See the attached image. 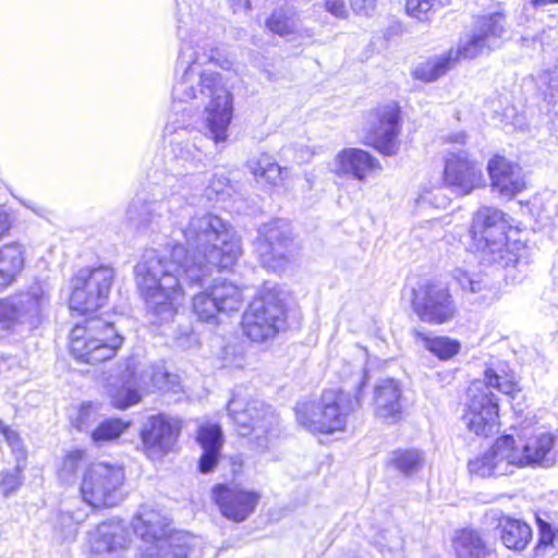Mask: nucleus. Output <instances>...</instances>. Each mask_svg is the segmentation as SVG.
Wrapping results in <instances>:
<instances>
[{
  "label": "nucleus",
  "mask_w": 558,
  "mask_h": 558,
  "mask_svg": "<svg viewBox=\"0 0 558 558\" xmlns=\"http://www.w3.org/2000/svg\"><path fill=\"white\" fill-rule=\"evenodd\" d=\"M130 425V422L119 417L106 418L92 430L90 439L95 445L114 441L125 433Z\"/></svg>",
  "instance_id": "nucleus-37"
},
{
  "label": "nucleus",
  "mask_w": 558,
  "mask_h": 558,
  "mask_svg": "<svg viewBox=\"0 0 558 558\" xmlns=\"http://www.w3.org/2000/svg\"><path fill=\"white\" fill-rule=\"evenodd\" d=\"M182 234L193 248V262L199 270H231L242 254L240 240L211 214L192 217Z\"/></svg>",
  "instance_id": "nucleus-2"
},
{
  "label": "nucleus",
  "mask_w": 558,
  "mask_h": 558,
  "mask_svg": "<svg viewBox=\"0 0 558 558\" xmlns=\"http://www.w3.org/2000/svg\"><path fill=\"white\" fill-rule=\"evenodd\" d=\"M374 412L386 423H397L404 415L402 388L398 380L386 378L374 388Z\"/></svg>",
  "instance_id": "nucleus-24"
},
{
  "label": "nucleus",
  "mask_w": 558,
  "mask_h": 558,
  "mask_svg": "<svg viewBox=\"0 0 558 558\" xmlns=\"http://www.w3.org/2000/svg\"><path fill=\"white\" fill-rule=\"evenodd\" d=\"M135 284L147 311L159 319L173 318L185 299L179 277L166 268L161 258L137 265Z\"/></svg>",
  "instance_id": "nucleus-6"
},
{
  "label": "nucleus",
  "mask_w": 558,
  "mask_h": 558,
  "mask_svg": "<svg viewBox=\"0 0 558 558\" xmlns=\"http://www.w3.org/2000/svg\"><path fill=\"white\" fill-rule=\"evenodd\" d=\"M23 482V469L21 466H15L11 471H5L1 475L0 480V488L4 496H9L12 493L16 492Z\"/></svg>",
  "instance_id": "nucleus-44"
},
{
  "label": "nucleus",
  "mask_w": 558,
  "mask_h": 558,
  "mask_svg": "<svg viewBox=\"0 0 558 558\" xmlns=\"http://www.w3.org/2000/svg\"><path fill=\"white\" fill-rule=\"evenodd\" d=\"M537 525V541L533 547V557H544L548 549L555 547L558 531L541 517L535 519Z\"/></svg>",
  "instance_id": "nucleus-40"
},
{
  "label": "nucleus",
  "mask_w": 558,
  "mask_h": 558,
  "mask_svg": "<svg viewBox=\"0 0 558 558\" xmlns=\"http://www.w3.org/2000/svg\"><path fill=\"white\" fill-rule=\"evenodd\" d=\"M497 529L502 545L514 551L524 550L533 537L532 527L527 522L507 514L497 519Z\"/></svg>",
  "instance_id": "nucleus-28"
},
{
  "label": "nucleus",
  "mask_w": 558,
  "mask_h": 558,
  "mask_svg": "<svg viewBox=\"0 0 558 558\" xmlns=\"http://www.w3.org/2000/svg\"><path fill=\"white\" fill-rule=\"evenodd\" d=\"M461 290L464 293H478L483 287L480 281L473 280L466 272L460 271L456 277Z\"/></svg>",
  "instance_id": "nucleus-49"
},
{
  "label": "nucleus",
  "mask_w": 558,
  "mask_h": 558,
  "mask_svg": "<svg viewBox=\"0 0 558 558\" xmlns=\"http://www.w3.org/2000/svg\"><path fill=\"white\" fill-rule=\"evenodd\" d=\"M523 469L520 444L511 434H502L495 438L489 448L468 462L472 475L501 476Z\"/></svg>",
  "instance_id": "nucleus-17"
},
{
  "label": "nucleus",
  "mask_w": 558,
  "mask_h": 558,
  "mask_svg": "<svg viewBox=\"0 0 558 558\" xmlns=\"http://www.w3.org/2000/svg\"><path fill=\"white\" fill-rule=\"evenodd\" d=\"M468 235L471 252L488 256L504 267L515 266L525 250L521 229L511 223L504 210L494 206H483L474 211Z\"/></svg>",
  "instance_id": "nucleus-1"
},
{
  "label": "nucleus",
  "mask_w": 558,
  "mask_h": 558,
  "mask_svg": "<svg viewBox=\"0 0 558 558\" xmlns=\"http://www.w3.org/2000/svg\"><path fill=\"white\" fill-rule=\"evenodd\" d=\"M461 420L475 437L488 439L501 428V402L496 393L486 391L481 379L469 383L464 391Z\"/></svg>",
  "instance_id": "nucleus-13"
},
{
  "label": "nucleus",
  "mask_w": 558,
  "mask_h": 558,
  "mask_svg": "<svg viewBox=\"0 0 558 558\" xmlns=\"http://www.w3.org/2000/svg\"><path fill=\"white\" fill-rule=\"evenodd\" d=\"M20 296L19 303L13 302V306L17 310L16 325L21 323L23 316H38L48 303V295L41 288L21 292Z\"/></svg>",
  "instance_id": "nucleus-36"
},
{
  "label": "nucleus",
  "mask_w": 558,
  "mask_h": 558,
  "mask_svg": "<svg viewBox=\"0 0 558 558\" xmlns=\"http://www.w3.org/2000/svg\"><path fill=\"white\" fill-rule=\"evenodd\" d=\"M1 434L3 435L7 444L9 446H15L21 442V437L17 432L13 430L10 426L3 427L1 430Z\"/></svg>",
  "instance_id": "nucleus-51"
},
{
  "label": "nucleus",
  "mask_w": 558,
  "mask_h": 558,
  "mask_svg": "<svg viewBox=\"0 0 558 558\" xmlns=\"http://www.w3.org/2000/svg\"><path fill=\"white\" fill-rule=\"evenodd\" d=\"M201 93L208 98L205 107V129L214 143H225L233 120L234 99L223 76L218 72H204L199 77Z\"/></svg>",
  "instance_id": "nucleus-14"
},
{
  "label": "nucleus",
  "mask_w": 558,
  "mask_h": 558,
  "mask_svg": "<svg viewBox=\"0 0 558 558\" xmlns=\"http://www.w3.org/2000/svg\"><path fill=\"white\" fill-rule=\"evenodd\" d=\"M247 167L256 182L270 189L284 187L289 180V169L280 166L268 153L250 160Z\"/></svg>",
  "instance_id": "nucleus-26"
},
{
  "label": "nucleus",
  "mask_w": 558,
  "mask_h": 558,
  "mask_svg": "<svg viewBox=\"0 0 558 558\" xmlns=\"http://www.w3.org/2000/svg\"><path fill=\"white\" fill-rule=\"evenodd\" d=\"M129 530L121 521L101 522L92 537L97 553H112L129 547Z\"/></svg>",
  "instance_id": "nucleus-29"
},
{
  "label": "nucleus",
  "mask_w": 558,
  "mask_h": 558,
  "mask_svg": "<svg viewBox=\"0 0 558 558\" xmlns=\"http://www.w3.org/2000/svg\"><path fill=\"white\" fill-rule=\"evenodd\" d=\"M267 31L280 37H289L295 34L292 17L282 10H274L265 20Z\"/></svg>",
  "instance_id": "nucleus-42"
},
{
  "label": "nucleus",
  "mask_w": 558,
  "mask_h": 558,
  "mask_svg": "<svg viewBox=\"0 0 558 558\" xmlns=\"http://www.w3.org/2000/svg\"><path fill=\"white\" fill-rule=\"evenodd\" d=\"M87 458V452L83 448H73L68 450L61 459L58 469V476L61 478H70L76 474L80 466Z\"/></svg>",
  "instance_id": "nucleus-43"
},
{
  "label": "nucleus",
  "mask_w": 558,
  "mask_h": 558,
  "mask_svg": "<svg viewBox=\"0 0 558 558\" xmlns=\"http://www.w3.org/2000/svg\"><path fill=\"white\" fill-rule=\"evenodd\" d=\"M17 310L9 299H0V326L11 329L16 325Z\"/></svg>",
  "instance_id": "nucleus-46"
},
{
  "label": "nucleus",
  "mask_w": 558,
  "mask_h": 558,
  "mask_svg": "<svg viewBox=\"0 0 558 558\" xmlns=\"http://www.w3.org/2000/svg\"><path fill=\"white\" fill-rule=\"evenodd\" d=\"M14 222L13 211L4 206H0V241L10 234Z\"/></svg>",
  "instance_id": "nucleus-48"
},
{
  "label": "nucleus",
  "mask_w": 558,
  "mask_h": 558,
  "mask_svg": "<svg viewBox=\"0 0 558 558\" xmlns=\"http://www.w3.org/2000/svg\"><path fill=\"white\" fill-rule=\"evenodd\" d=\"M209 497L221 518L234 524L248 520L262 502L260 492L226 482L215 483Z\"/></svg>",
  "instance_id": "nucleus-18"
},
{
  "label": "nucleus",
  "mask_w": 558,
  "mask_h": 558,
  "mask_svg": "<svg viewBox=\"0 0 558 558\" xmlns=\"http://www.w3.org/2000/svg\"><path fill=\"white\" fill-rule=\"evenodd\" d=\"M131 527L144 543L138 558H187L194 547L191 533L173 529L167 517L151 508L134 515Z\"/></svg>",
  "instance_id": "nucleus-5"
},
{
  "label": "nucleus",
  "mask_w": 558,
  "mask_h": 558,
  "mask_svg": "<svg viewBox=\"0 0 558 558\" xmlns=\"http://www.w3.org/2000/svg\"><path fill=\"white\" fill-rule=\"evenodd\" d=\"M504 21L505 16L500 12L477 16L475 33L465 43L447 50L453 66L463 60L478 57L485 48H488L489 40L499 37L504 33Z\"/></svg>",
  "instance_id": "nucleus-22"
},
{
  "label": "nucleus",
  "mask_w": 558,
  "mask_h": 558,
  "mask_svg": "<svg viewBox=\"0 0 558 558\" xmlns=\"http://www.w3.org/2000/svg\"><path fill=\"white\" fill-rule=\"evenodd\" d=\"M492 192L508 201L513 199L527 189L521 166L506 155L495 153L486 163Z\"/></svg>",
  "instance_id": "nucleus-21"
},
{
  "label": "nucleus",
  "mask_w": 558,
  "mask_h": 558,
  "mask_svg": "<svg viewBox=\"0 0 558 558\" xmlns=\"http://www.w3.org/2000/svg\"><path fill=\"white\" fill-rule=\"evenodd\" d=\"M558 3V0H532L534 7H545L547 4Z\"/></svg>",
  "instance_id": "nucleus-54"
},
{
  "label": "nucleus",
  "mask_w": 558,
  "mask_h": 558,
  "mask_svg": "<svg viewBox=\"0 0 558 558\" xmlns=\"http://www.w3.org/2000/svg\"><path fill=\"white\" fill-rule=\"evenodd\" d=\"M233 11L248 12L253 9L252 0H231Z\"/></svg>",
  "instance_id": "nucleus-52"
},
{
  "label": "nucleus",
  "mask_w": 558,
  "mask_h": 558,
  "mask_svg": "<svg viewBox=\"0 0 558 558\" xmlns=\"http://www.w3.org/2000/svg\"><path fill=\"white\" fill-rule=\"evenodd\" d=\"M323 8L336 19L345 20L349 17V9L345 0H324Z\"/></svg>",
  "instance_id": "nucleus-47"
},
{
  "label": "nucleus",
  "mask_w": 558,
  "mask_h": 558,
  "mask_svg": "<svg viewBox=\"0 0 558 558\" xmlns=\"http://www.w3.org/2000/svg\"><path fill=\"white\" fill-rule=\"evenodd\" d=\"M296 425L313 437L345 433L353 411L350 393L325 388L316 398L299 399L292 408Z\"/></svg>",
  "instance_id": "nucleus-3"
},
{
  "label": "nucleus",
  "mask_w": 558,
  "mask_h": 558,
  "mask_svg": "<svg viewBox=\"0 0 558 558\" xmlns=\"http://www.w3.org/2000/svg\"><path fill=\"white\" fill-rule=\"evenodd\" d=\"M362 143L384 157L396 156L401 147L403 110L398 100L377 102L365 116Z\"/></svg>",
  "instance_id": "nucleus-11"
},
{
  "label": "nucleus",
  "mask_w": 558,
  "mask_h": 558,
  "mask_svg": "<svg viewBox=\"0 0 558 558\" xmlns=\"http://www.w3.org/2000/svg\"><path fill=\"white\" fill-rule=\"evenodd\" d=\"M441 184L460 197L468 196L486 185L481 165L466 151L447 154Z\"/></svg>",
  "instance_id": "nucleus-20"
},
{
  "label": "nucleus",
  "mask_w": 558,
  "mask_h": 558,
  "mask_svg": "<svg viewBox=\"0 0 558 558\" xmlns=\"http://www.w3.org/2000/svg\"><path fill=\"white\" fill-rule=\"evenodd\" d=\"M451 59L447 51L435 58H427L420 62L411 72V76L415 81L422 83H432L446 75L453 69Z\"/></svg>",
  "instance_id": "nucleus-34"
},
{
  "label": "nucleus",
  "mask_w": 558,
  "mask_h": 558,
  "mask_svg": "<svg viewBox=\"0 0 558 558\" xmlns=\"http://www.w3.org/2000/svg\"><path fill=\"white\" fill-rule=\"evenodd\" d=\"M269 404L259 402L258 400H247L243 408L238 409L236 402L232 400L229 404L228 412L240 436L247 437L255 430L256 424L265 418Z\"/></svg>",
  "instance_id": "nucleus-30"
},
{
  "label": "nucleus",
  "mask_w": 558,
  "mask_h": 558,
  "mask_svg": "<svg viewBox=\"0 0 558 558\" xmlns=\"http://www.w3.org/2000/svg\"><path fill=\"white\" fill-rule=\"evenodd\" d=\"M331 172L338 178H351L365 182L377 173L383 166L377 157L360 147H344L333 157Z\"/></svg>",
  "instance_id": "nucleus-23"
},
{
  "label": "nucleus",
  "mask_w": 558,
  "mask_h": 558,
  "mask_svg": "<svg viewBox=\"0 0 558 558\" xmlns=\"http://www.w3.org/2000/svg\"><path fill=\"white\" fill-rule=\"evenodd\" d=\"M456 558H488L494 554L483 534L471 526L461 527L452 537Z\"/></svg>",
  "instance_id": "nucleus-27"
},
{
  "label": "nucleus",
  "mask_w": 558,
  "mask_h": 558,
  "mask_svg": "<svg viewBox=\"0 0 558 558\" xmlns=\"http://www.w3.org/2000/svg\"><path fill=\"white\" fill-rule=\"evenodd\" d=\"M452 0H405V13L418 21L429 22L438 11L449 7Z\"/></svg>",
  "instance_id": "nucleus-38"
},
{
  "label": "nucleus",
  "mask_w": 558,
  "mask_h": 558,
  "mask_svg": "<svg viewBox=\"0 0 558 558\" xmlns=\"http://www.w3.org/2000/svg\"><path fill=\"white\" fill-rule=\"evenodd\" d=\"M26 248L20 241H10L0 245V292L4 291L21 277L26 266Z\"/></svg>",
  "instance_id": "nucleus-25"
},
{
  "label": "nucleus",
  "mask_w": 558,
  "mask_h": 558,
  "mask_svg": "<svg viewBox=\"0 0 558 558\" xmlns=\"http://www.w3.org/2000/svg\"><path fill=\"white\" fill-rule=\"evenodd\" d=\"M113 281L114 270L107 265L77 270L70 279L69 310L84 317L99 315L98 312L109 301Z\"/></svg>",
  "instance_id": "nucleus-9"
},
{
  "label": "nucleus",
  "mask_w": 558,
  "mask_h": 558,
  "mask_svg": "<svg viewBox=\"0 0 558 558\" xmlns=\"http://www.w3.org/2000/svg\"><path fill=\"white\" fill-rule=\"evenodd\" d=\"M376 0H349V5L354 13L367 12L373 9Z\"/></svg>",
  "instance_id": "nucleus-50"
},
{
  "label": "nucleus",
  "mask_w": 558,
  "mask_h": 558,
  "mask_svg": "<svg viewBox=\"0 0 558 558\" xmlns=\"http://www.w3.org/2000/svg\"><path fill=\"white\" fill-rule=\"evenodd\" d=\"M124 342L114 322L104 315L83 317L68 333L66 349L77 363L99 365L118 355Z\"/></svg>",
  "instance_id": "nucleus-4"
},
{
  "label": "nucleus",
  "mask_w": 558,
  "mask_h": 558,
  "mask_svg": "<svg viewBox=\"0 0 558 558\" xmlns=\"http://www.w3.org/2000/svg\"><path fill=\"white\" fill-rule=\"evenodd\" d=\"M389 464L404 475H412L423 465V456L414 449H397L392 452Z\"/></svg>",
  "instance_id": "nucleus-39"
},
{
  "label": "nucleus",
  "mask_w": 558,
  "mask_h": 558,
  "mask_svg": "<svg viewBox=\"0 0 558 558\" xmlns=\"http://www.w3.org/2000/svg\"><path fill=\"white\" fill-rule=\"evenodd\" d=\"M481 381L486 391H493L492 389H496L498 392L510 399H514L522 391L514 372L510 369L498 371L492 365L486 366Z\"/></svg>",
  "instance_id": "nucleus-33"
},
{
  "label": "nucleus",
  "mask_w": 558,
  "mask_h": 558,
  "mask_svg": "<svg viewBox=\"0 0 558 558\" xmlns=\"http://www.w3.org/2000/svg\"><path fill=\"white\" fill-rule=\"evenodd\" d=\"M197 461V470L202 474L213 472L219 464L221 450L202 449Z\"/></svg>",
  "instance_id": "nucleus-45"
},
{
  "label": "nucleus",
  "mask_w": 558,
  "mask_h": 558,
  "mask_svg": "<svg viewBox=\"0 0 558 558\" xmlns=\"http://www.w3.org/2000/svg\"><path fill=\"white\" fill-rule=\"evenodd\" d=\"M415 338L421 340L425 349L441 361H448L456 356L461 344L458 340L445 336L429 337L421 331H415Z\"/></svg>",
  "instance_id": "nucleus-35"
},
{
  "label": "nucleus",
  "mask_w": 558,
  "mask_h": 558,
  "mask_svg": "<svg viewBox=\"0 0 558 558\" xmlns=\"http://www.w3.org/2000/svg\"><path fill=\"white\" fill-rule=\"evenodd\" d=\"M113 281L114 270L107 265L77 270L70 279L69 310L84 317L99 315L98 312L109 301Z\"/></svg>",
  "instance_id": "nucleus-10"
},
{
  "label": "nucleus",
  "mask_w": 558,
  "mask_h": 558,
  "mask_svg": "<svg viewBox=\"0 0 558 558\" xmlns=\"http://www.w3.org/2000/svg\"><path fill=\"white\" fill-rule=\"evenodd\" d=\"M181 430L182 423L179 418L161 412L151 414L140 427L137 449L148 460H161L174 450Z\"/></svg>",
  "instance_id": "nucleus-19"
},
{
  "label": "nucleus",
  "mask_w": 558,
  "mask_h": 558,
  "mask_svg": "<svg viewBox=\"0 0 558 558\" xmlns=\"http://www.w3.org/2000/svg\"><path fill=\"white\" fill-rule=\"evenodd\" d=\"M288 312L282 292L263 287L242 314V335L254 343L272 340L286 328Z\"/></svg>",
  "instance_id": "nucleus-7"
},
{
  "label": "nucleus",
  "mask_w": 558,
  "mask_h": 558,
  "mask_svg": "<svg viewBox=\"0 0 558 558\" xmlns=\"http://www.w3.org/2000/svg\"><path fill=\"white\" fill-rule=\"evenodd\" d=\"M299 245L291 223L272 218L263 223L254 241V252L263 268L271 272L286 270L295 259Z\"/></svg>",
  "instance_id": "nucleus-12"
},
{
  "label": "nucleus",
  "mask_w": 558,
  "mask_h": 558,
  "mask_svg": "<svg viewBox=\"0 0 558 558\" xmlns=\"http://www.w3.org/2000/svg\"><path fill=\"white\" fill-rule=\"evenodd\" d=\"M556 438L553 433L542 432L520 441L522 468L542 465L554 450Z\"/></svg>",
  "instance_id": "nucleus-31"
},
{
  "label": "nucleus",
  "mask_w": 558,
  "mask_h": 558,
  "mask_svg": "<svg viewBox=\"0 0 558 558\" xmlns=\"http://www.w3.org/2000/svg\"><path fill=\"white\" fill-rule=\"evenodd\" d=\"M410 305L421 322L430 325L448 324L458 314L448 284L436 279L418 282L411 291Z\"/></svg>",
  "instance_id": "nucleus-15"
},
{
  "label": "nucleus",
  "mask_w": 558,
  "mask_h": 558,
  "mask_svg": "<svg viewBox=\"0 0 558 558\" xmlns=\"http://www.w3.org/2000/svg\"><path fill=\"white\" fill-rule=\"evenodd\" d=\"M196 442L202 449L222 450L225 438L218 423H205L196 432Z\"/></svg>",
  "instance_id": "nucleus-41"
},
{
  "label": "nucleus",
  "mask_w": 558,
  "mask_h": 558,
  "mask_svg": "<svg viewBox=\"0 0 558 558\" xmlns=\"http://www.w3.org/2000/svg\"><path fill=\"white\" fill-rule=\"evenodd\" d=\"M126 482L125 469L118 463L93 461L88 463L80 478L78 495L92 509H109L123 500Z\"/></svg>",
  "instance_id": "nucleus-8"
},
{
  "label": "nucleus",
  "mask_w": 558,
  "mask_h": 558,
  "mask_svg": "<svg viewBox=\"0 0 558 558\" xmlns=\"http://www.w3.org/2000/svg\"><path fill=\"white\" fill-rule=\"evenodd\" d=\"M243 464V459L241 457L230 458L231 472L233 476L239 475L242 472Z\"/></svg>",
  "instance_id": "nucleus-53"
},
{
  "label": "nucleus",
  "mask_w": 558,
  "mask_h": 558,
  "mask_svg": "<svg viewBox=\"0 0 558 558\" xmlns=\"http://www.w3.org/2000/svg\"><path fill=\"white\" fill-rule=\"evenodd\" d=\"M110 404L117 410H126L141 402V376L135 371H128L121 377V383L112 388L109 395Z\"/></svg>",
  "instance_id": "nucleus-32"
},
{
  "label": "nucleus",
  "mask_w": 558,
  "mask_h": 558,
  "mask_svg": "<svg viewBox=\"0 0 558 558\" xmlns=\"http://www.w3.org/2000/svg\"><path fill=\"white\" fill-rule=\"evenodd\" d=\"M245 298L234 283L222 280L213 282L191 299V312L201 323L218 324L221 315L239 312Z\"/></svg>",
  "instance_id": "nucleus-16"
}]
</instances>
